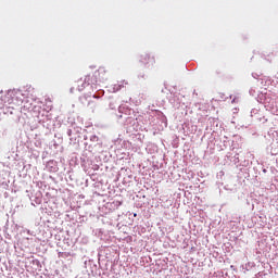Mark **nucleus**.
<instances>
[{
  "instance_id": "obj_1",
  "label": "nucleus",
  "mask_w": 278,
  "mask_h": 278,
  "mask_svg": "<svg viewBox=\"0 0 278 278\" xmlns=\"http://www.w3.org/2000/svg\"><path fill=\"white\" fill-rule=\"evenodd\" d=\"M105 68L100 67L98 71L94 72L92 76L87 75L84 79H79L76 85L77 90L79 92H83V90H86L88 86L97 85V81H99V79H105Z\"/></svg>"
},
{
  "instance_id": "obj_2",
  "label": "nucleus",
  "mask_w": 278,
  "mask_h": 278,
  "mask_svg": "<svg viewBox=\"0 0 278 278\" xmlns=\"http://www.w3.org/2000/svg\"><path fill=\"white\" fill-rule=\"evenodd\" d=\"M139 62L147 68H153L155 66V56L144 52L140 55Z\"/></svg>"
},
{
  "instance_id": "obj_3",
  "label": "nucleus",
  "mask_w": 278,
  "mask_h": 278,
  "mask_svg": "<svg viewBox=\"0 0 278 278\" xmlns=\"http://www.w3.org/2000/svg\"><path fill=\"white\" fill-rule=\"evenodd\" d=\"M88 105H89L91 112H94V110H97V102H94V101H89V102H88Z\"/></svg>"
}]
</instances>
